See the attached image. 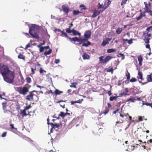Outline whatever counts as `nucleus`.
Returning <instances> with one entry per match:
<instances>
[{
	"label": "nucleus",
	"mask_w": 152,
	"mask_h": 152,
	"mask_svg": "<svg viewBox=\"0 0 152 152\" xmlns=\"http://www.w3.org/2000/svg\"><path fill=\"white\" fill-rule=\"evenodd\" d=\"M138 119L139 121H141L143 120L142 118V116H139L138 117Z\"/></svg>",
	"instance_id": "54"
},
{
	"label": "nucleus",
	"mask_w": 152,
	"mask_h": 152,
	"mask_svg": "<svg viewBox=\"0 0 152 152\" xmlns=\"http://www.w3.org/2000/svg\"><path fill=\"white\" fill-rule=\"evenodd\" d=\"M52 50L51 49H49V50L48 51H45L44 53V55L45 56H46L50 54L51 53Z\"/></svg>",
	"instance_id": "24"
},
{
	"label": "nucleus",
	"mask_w": 152,
	"mask_h": 152,
	"mask_svg": "<svg viewBox=\"0 0 152 152\" xmlns=\"http://www.w3.org/2000/svg\"><path fill=\"white\" fill-rule=\"evenodd\" d=\"M111 39V38H106L104 39L101 44V46L103 47L105 46L106 45L109 44V42L110 41Z\"/></svg>",
	"instance_id": "11"
},
{
	"label": "nucleus",
	"mask_w": 152,
	"mask_h": 152,
	"mask_svg": "<svg viewBox=\"0 0 152 152\" xmlns=\"http://www.w3.org/2000/svg\"><path fill=\"white\" fill-rule=\"evenodd\" d=\"M62 34V35H61V36L62 37H66L67 38H68L69 37L68 36L67 34L65 32H64V31H61V32Z\"/></svg>",
	"instance_id": "29"
},
{
	"label": "nucleus",
	"mask_w": 152,
	"mask_h": 152,
	"mask_svg": "<svg viewBox=\"0 0 152 152\" xmlns=\"http://www.w3.org/2000/svg\"><path fill=\"white\" fill-rule=\"evenodd\" d=\"M150 143H152V139H150L149 140L147 141V143L145 144L146 145L148 146Z\"/></svg>",
	"instance_id": "34"
},
{
	"label": "nucleus",
	"mask_w": 152,
	"mask_h": 152,
	"mask_svg": "<svg viewBox=\"0 0 152 152\" xmlns=\"http://www.w3.org/2000/svg\"><path fill=\"white\" fill-rule=\"evenodd\" d=\"M39 72L40 73H42L43 72H45L46 71L43 70L42 68H40L39 69Z\"/></svg>",
	"instance_id": "44"
},
{
	"label": "nucleus",
	"mask_w": 152,
	"mask_h": 152,
	"mask_svg": "<svg viewBox=\"0 0 152 152\" xmlns=\"http://www.w3.org/2000/svg\"><path fill=\"white\" fill-rule=\"evenodd\" d=\"M145 104L148 106H149L151 107V105H152V103H145Z\"/></svg>",
	"instance_id": "57"
},
{
	"label": "nucleus",
	"mask_w": 152,
	"mask_h": 152,
	"mask_svg": "<svg viewBox=\"0 0 152 152\" xmlns=\"http://www.w3.org/2000/svg\"><path fill=\"white\" fill-rule=\"evenodd\" d=\"M34 92L37 93V91L35 90H33L32 91L30 92V95H28L26 96V99L28 100V101H32L34 100L33 97L35 96L37 99V100L38 99V96L34 94Z\"/></svg>",
	"instance_id": "7"
},
{
	"label": "nucleus",
	"mask_w": 152,
	"mask_h": 152,
	"mask_svg": "<svg viewBox=\"0 0 152 152\" xmlns=\"http://www.w3.org/2000/svg\"><path fill=\"white\" fill-rule=\"evenodd\" d=\"M126 76L127 77V80H129L130 78V73L128 72L127 70L126 72Z\"/></svg>",
	"instance_id": "26"
},
{
	"label": "nucleus",
	"mask_w": 152,
	"mask_h": 152,
	"mask_svg": "<svg viewBox=\"0 0 152 152\" xmlns=\"http://www.w3.org/2000/svg\"><path fill=\"white\" fill-rule=\"evenodd\" d=\"M149 39H144V41L146 44H148L149 43Z\"/></svg>",
	"instance_id": "50"
},
{
	"label": "nucleus",
	"mask_w": 152,
	"mask_h": 152,
	"mask_svg": "<svg viewBox=\"0 0 152 152\" xmlns=\"http://www.w3.org/2000/svg\"><path fill=\"white\" fill-rule=\"evenodd\" d=\"M70 86L71 87H73L74 88H76V84L74 83H72V85H70Z\"/></svg>",
	"instance_id": "49"
},
{
	"label": "nucleus",
	"mask_w": 152,
	"mask_h": 152,
	"mask_svg": "<svg viewBox=\"0 0 152 152\" xmlns=\"http://www.w3.org/2000/svg\"><path fill=\"white\" fill-rule=\"evenodd\" d=\"M143 35H146V36H148V37H150L151 36V34H146V33H144L143 34Z\"/></svg>",
	"instance_id": "53"
},
{
	"label": "nucleus",
	"mask_w": 152,
	"mask_h": 152,
	"mask_svg": "<svg viewBox=\"0 0 152 152\" xmlns=\"http://www.w3.org/2000/svg\"><path fill=\"white\" fill-rule=\"evenodd\" d=\"M83 101V99H79L78 100L76 101L77 103H82V101Z\"/></svg>",
	"instance_id": "51"
},
{
	"label": "nucleus",
	"mask_w": 152,
	"mask_h": 152,
	"mask_svg": "<svg viewBox=\"0 0 152 152\" xmlns=\"http://www.w3.org/2000/svg\"><path fill=\"white\" fill-rule=\"evenodd\" d=\"M60 62V60L59 59H55V63L56 64H58Z\"/></svg>",
	"instance_id": "52"
},
{
	"label": "nucleus",
	"mask_w": 152,
	"mask_h": 152,
	"mask_svg": "<svg viewBox=\"0 0 152 152\" xmlns=\"http://www.w3.org/2000/svg\"><path fill=\"white\" fill-rule=\"evenodd\" d=\"M146 48H147L149 49L150 50V51L151 50V48H150V46L149 44H147L146 45Z\"/></svg>",
	"instance_id": "55"
},
{
	"label": "nucleus",
	"mask_w": 152,
	"mask_h": 152,
	"mask_svg": "<svg viewBox=\"0 0 152 152\" xmlns=\"http://www.w3.org/2000/svg\"><path fill=\"white\" fill-rule=\"evenodd\" d=\"M102 5L100 4V3H99L98 4V9L101 8H102L103 7Z\"/></svg>",
	"instance_id": "47"
},
{
	"label": "nucleus",
	"mask_w": 152,
	"mask_h": 152,
	"mask_svg": "<svg viewBox=\"0 0 152 152\" xmlns=\"http://www.w3.org/2000/svg\"><path fill=\"white\" fill-rule=\"evenodd\" d=\"M100 11L95 10L94 11V13L91 15V17L94 18L98 15L100 14Z\"/></svg>",
	"instance_id": "14"
},
{
	"label": "nucleus",
	"mask_w": 152,
	"mask_h": 152,
	"mask_svg": "<svg viewBox=\"0 0 152 152\" xmlns=\"http://www.w3.org/2000/svg\"><path fill=\"white\" fill-rule=\"evenodd\" d=\"M152 73H151L150 75H148L147 76V79L148 82H152Z\"/></svg>",
	"instance_id": "18"
},
{
	"label": "nucleus",
	"mask_w": 152,
	"mask_h": 152,
	"mask_svg": "<svg viewBox=\"0 0 152 152\" xmlns=\"http://www.w3.org/2000/svg\"><path fill=\"white\" fill-rule=\"evenodd\" d=\"M31 71H32V74H34L35 73V72L34 71V70H36V68H35V69H34L33 68H31Z\"/></svg>",
	"instance_id": "61"
},
{
	"label": "nucleus",
	"mask_w": 152,
	"mask_h": 152,
	"mask_svg": "<svg viewBox=\"0 0 152 152\" xmlns=\"http://www.w3.org/2000/svg\"><path fill=\"white\" fill-rule=\"evenodd\" d=\"M63 92V91H60L57 89H56L54 91L55 94L56 96L60 95Z\"/></svg>",
	"instance_id": "21"
},
{
	"label": "nucleus",
	"mask_w": 152,
	"mask_h": 152,
	"mask_svg": "<svg viewBox=\"0 0 152 152\" xmlns=\"http://www.w3.org/2000/svg\"><path fill=\"white\" fill-rule=\"evenodd\" d=\"M45 41H43V42L42 43H41L39 45H38L37 47L38 48H39L40 47V46H41L43 45H45Z\"/></svg>",
	"instance_id": "38"
},
{
	"label": "nucleus",
	"mask_w": 152,
	"mask_h": 152,
	"mask_svg": "<svg viewBox=\"0 0 152 152\" xmlns=\"http://www.w3.org/2000/svg\"><path fill=\"white\" fill-rule=\"evenodd\" d=\"M10 126L11 129H16V128H15L14 127V125L13 124H11L10 125Z\"/></svg>",
	"instance_id": "46"
},
{
	"label": "nucleus",
	"mask_w": 152,
	"mask_h": 152,
	"mask_svg": "<svg viewBox=\"0 0 152 152\" xmlns=\"http://www.w3.org/2000/svg\"><path fill=\"white\" fill-rule=\"evenodd\" d=\"M127 1V0H122L121 3V5H122L124 4H125Z\"/></svg>",
	"instance_id": "45"
},
{
	"label": "nucleus",
	"mask_w": 152,
	"mask_h": 152,
	"mask_svg": "<svg viewBox=\"0 0 152 152\" xmlns=\"http://www.w3.org/2000/svg\"><path fill=\"white\" fill-rule=\"evenodd\" d=\"M39 28L37 25L32 24L29 27V34L33 38L36 39H39L40 37L39 36Z\"/></svg>",
	"instance_id": "2"
},
{
	"label": "nucleus",
	"mask_w": 152,
	"mask_h": 152,
	"mask_svg": "<svg viewBox=\"0 0 152 152\" xmlns=\"http://www.w3.org/2000/svg\"><path fill=\"white\" fill-rule=\"evenodd\" d=\"M26 86H27L28 87L26 86L23 87H20L18 88V91L20 94L25 95L28 92L29 88L31 86L28 84L26 85Z\"/></svg>",
	"instance_id": "5"
},
{
	"label": "nucleus",
	"mask_w": 152,
	"mask_h": 152,
	"mask_svg": "<svg viewBox=\"0 0 152 152\" xmlns=\"http://www.w3.org/2000/svg\"><path fill=\"white\" fill-rule=\"evenodd\" d=\"M144 8V9L145 10V11L146 12H148L149 10V7H148V6H146Z\"/></svg>",
	"instance_id": "40"
},
{
	"label": "nucleus",
	"mask_w": 152,
	"mask_h": 152,
	"mask_svg": "<svg viewBox=\"0 0 152 152\" xmlns=\"http://www.w3.org/2000/svg\"><path fill=\"white\" fill-rule=\"evenodd\" d=\"M142 18V13H141V14H140V15H139V16H138V17H137L136 18V19H137V21H138V20H140V19H141Z\"/></svg>",
	"instance_id": "35"
},
{
	"label": "nucleus",
	"mask_w": 152,
	"mask_h": 152,
	"mask_svg": "<svg viewBox=\"0 0 152 152\" xmlns=\"http://www.w3.org/2000/svg\"><path fill=\"white\" fill-rule=\"evenodd\" d=\"M65 116L66 114L65 113L62 111H61L60 112L58 117L57 118L54 115L53 116V117L54 118H56L58 119H59L60 118V116H61L62 117H64Z\"/></svg>",
	"instance_id": "16"
},
{
	"label": "nucleus",
	"mask_w": 152,
	"mask_h": 152,
	"mask_svg": "<svg viewBox=\"0 0 152 152\" xmlns=\"http://www.w3.org/2000/svg\"><path fill=\"white\" fill-rule=\"evenodd\" d=\"M135 99H136V100H137V101H142V99L140 98V97H135Z\"/></svg>",
	"instance_id": "64"
},
{
	"label": "nucleus",
	"mask_w": 152,
	"mask_h": 152,
	"mask_svg": "<svg viewBox=\"0 0 152 152\" xmlns=\"http://www.w3.org/2000/svg\"><path fill=\"white\" fill-rule=\"evenodd\" d=\"M143 36L145 38V39H150V38H149V37H148V36H146V35H143Z\"/></svg>",
	"instance_id": "59"
},
{
	"label": "nucleus",
	"mask_w": 152,
	"mask_h": 152,
	"mask_svg": "<svg viewBox=\"0 0 152 152\" xmlns=\"http://www.w3.org/2000/svg\"><path fill=\"white\" fill-rule=\"evenodd\" d=\"M82 56L84 60L88 59L89 58V55L86 53H84Z\"/></svg>",
	"instance_id": "22"
},
{
	"label": "nucleus",
	"mask_w": 152,
	"mask_h": 152,
	"mask_svg": "<svg viewBox=\"0 0 152 152\" xmlns=\"http://www.w3.org/2000/svg\"><path fill=\"white\" fill-rule=\"evenodd\" d=\"M71 28V26H69V28H66L65 29V31H66V33H72V29L71 30H70V28Z\"/></svg>",
	"instance_id": "30"
},
{
	"label": "nucleus",
	"mask_w": 152,
	"mask_h": 152,
	"mask_svg": "<svg viewBox=\"0 0 152 152\" xmlns=\"http://www.w3.org/2000/svg\"><path fill=\"white\" fill-rule=\"evenodd\" d=\"M128 40H128V39H122V41L123 42H124L123 43H124V44H125V43H126L125 42L126 41L128 42Z\"/></svg>",
	"instance_id": "63"
},
{
	"label": "nucleus",
	"mask_w": 152,
	"mask_h": 152,
	"mask_svg": "<svg viewBox=\"0 0 152 152\" xmlns=\"http://www.w3.org/2000/svg\"><path fill=\"white\" fill-rule=\"evenodd\" d=\"M120 109L119 108L117 109L116 110L113 111V114H116L117 113H119V115L117 114V121L115 122V125L118 124L122 123L124 122V115L121 113L119 111Z\"/></svg>",
	"instance_id": "4"
},
{
	"label": "nucleus",
	"mask_w": 152,
	"mask_h": 152,
	"mask_svg": "<svg viewBox=\"0 0 152 152\" xmlns=\"http://www.w3.org/2000/svg\"><path fill=\"white\" fill-rule=\"evenodd\" d=\"M81 12H80L78 10H74L73 11V13H72V14L74 15H76L80 13H81Z\"/></svg>",
	"instance_id": "28"
},
{
	"label": "nucleus",
	"mask_w": 152,
	"mask_h": 152,
	"mask_svg": "<svg viewBox=\"0 0 152 152\" xmlns=\"http://www.w3.org/2000/svg\"><path fill=\"white\" fill-rule=\"evenodd\" d=\"M104 57V56H101L99 58V61H100V63L101 64H106L107 63L108 61H110V59L113 58L112 56H106L105 58L104 59H103Z\"/></svg>",
	"instance_id": "6"
},
{
	"label": "nucleus",
	"mask_w": 152,
	"mask_h": 152,
	"mask_svg": "<svg viewBox=\"0 0 152 152\" xmlns=\"http://www.w3.org/2000/svg\"><path fill=\"white\" fill-rule=\"evenodd\" d=\"M6 134H7V132H3V134H2L1 136L2 137H6Z\"/></svg>",
	"instance_id": "48"
},
{
	"label": "nucleus",
	"mask_w": 152,
	"mask_h": 152,
	"mask_svg": "<svg viewBox=\"0 0 152 152\" xmlns=\"http://www.w3.org/2000/svg\"><path fill=\"white\" fill-rule=\"evenodd\" d=\"M147 12L148 13L149 15L152 17V11L151 10H149V11Z\"/></svg>",
	"instance_id": "58"
},
{
	"label": "nucleus",
	"mask_w": 152,
	"mask_h": 152,
	"mask_svg": "<svg viewBox=\"0 0 152 152\" xmlns=\"http://www.w3.org/2000/svg\"><path fill=\"white\" fill-rule=\"evenodd\" d=\"M72 33L74 35H78L79 36H80L81 35L80 33H79L77 30H75L74 28L72 29Z\"/></svg>",
	"instance_id": "17"
},
{
	"label": "nucleus",
	"mask_w": 152,
	"mask_h": 152,
	"mask_svg": "<svg viewBox=\"0 0 152 152\" xmlns=\"http://www.w3.org/2000/svg\"><path fill=\"white\" fill-rule=\"evenodd\" d=\"M134 39H132V38L130 39L129 40H128V42H127L129 44H132L133 42L132 41Z\"/></svg>",
	"instance_id": "42"
},
{
	"label": "nucleus",
	"mask_w": 152,
	"mask_h": 152,
	"mask_svg": "<svg viewBox=\"0 0 152 152\" xmlns=\"http://www.w3.org/2000/svg\"><path fill=\"white\" fill-rule=\"evenodd\" d=\"M118 96H110V100L113 101L114 100H116Z\"/></svg>",
	"instance_id": "31"
},
{
	"label": "nucleus",
	"mask_w": 152,
	"mask_h": 152,
	"mask_svg": "<svg viewBox=\"0 0 152 152\" xmlns=\"http://www.w3.org/2000/svg\"><path fill=\"white\" fill-rule=\"evenodd\" d=\"M26 110L25 109L23 110H21V113L22 114V117H23L27 115V114L26 113Z\"/></svg>",
	"instance_id": "23"
},
{
	"label": "nucleus",
	"mask_w": 152,
	"mask_h": 152,
	"mask_svg": "<svg viewBox=\"0 0 152 152\" xmlns=\"http://www.w3.org/2000/svg\"><path fill=\"white\" fill-rule=\"evenodd\" d=\"M135 100H136L135 98L131 96L129 99L126 100V102H128L130 101L131 102H134Z\"/></svg>",
	"instance_id": "20"
},
{
	"label": "nucleus",
	"mask_w": 152,
	"mask_h": 152,
	"mask_svg": "<svg viewBox=\"0 0 152 152\" xmlns=\"http://www.w3.org/2000/svg\"><path fill=\"white\" fill-rule=\"evenodd\" d=\"M0 72L6 82L11 83L14 78V72L9 70L8 67L3 64H0Z\"/></svg>",
	"instance_id": "1"
},
{
	"label": "nucleus",
	"mask_w": 152,
	"mask_h": 152,
	"mask_svg": "<svg viewBox=\"0 0 152 152\" xmlns=\"http://www.w3.org/2000/svg\"><path fill=\"white\" fill-rule=\"evenodd\" d=\"M107 72H111L112 74L113 73V68H111L110 69H107Z\"/></svg>",
	"instance_id": "37"
},
{
	"label": "nucleus",
	"mask_w": 152,
	"mask_h": 152,
	"mask_svg": "<svg viewBox=\"0 0 152 152\" xmlns=\"http://www.w3.org/2000/svg\"><path fill=\"white\" fill-rule=\"evenodd\" d=\"M63 11L66 14V16H68V14L69 11V9L68 6H66L65 5H62L61 7Z\"/></svg>",
	"instance_id": "10"
},
{
	"label": "nucleus",
	"mask_w": 152,
	"mask_h": 152,
	"mask_svg": "<svg viewBox=\"0 0 152 152\" xmlns=\"http://www.w3.org/2000/svg\"><path fill=\"white\" fill-rule=\"evenodd\" d=\"M138 61H139V65L140 66L142 65V56L141 55H140L137 56Z\"/></svg>",
	"instance_id": "15"
},
{
	"label": "nucleus",
	"mask_w": 152,
	"mask_h": 152,
	"mask_svg": "<svg viewBox=\"0 0 152 152\" xmlns=\"http://www.w3.org/2000/svg\"><path fill=\"white\" fill-rule=\"evenodd\" d=\"M137 81V80L134 77H132L131 79L130 80V82H135Z\"/></svg>",
	"instance_id": "36"
},
{
	"label": "nucleus",
	"mask_w": 152,
	"mask_h": 152,
	"mask_svg": "<svg viewBox=\"0 0 152 152\" xmlns=\"http://www.w3.org/2000/svg\"><path fill=\"white\" fill-rule=\"evenodd\" d=\"M61 124L60 123V124H53V123H51L50 124V125L52 126V128L50 129V132H52L53 129H55L56 130H57V129H58L59 127V126Z\"/></svg>",
	"instance_id": "9"
},
{
	"label": "nucleus",
	"mask_w": 152,
	"mask_h": 152,
	"mask_svg": "<svg viewBox=\"0 0 152 152\" xmlns=\"http://www.w3.org/2000/svg\"><path fill=\"white\" fill-rule=\"evenodd\" d=\"M2 105H3V109L4 110V113H6L7 112V111H8L11 113V114H12V112L11 111H10L9 110H6V107L7 106V102L2 103Z\"/></svg>",
	"instance_id": "13"
},
{
	"label": "nucleus",
	"mask_w": 152,
	"mask_h": 152,
	"mask_svg": "<svg viewBox=\"0 0 152 152\" xmlns=\"http://www.w3.org/2000/svg\"><path fill=\"white\" fill-rule=\"evenodd\" d=\"M119 55L122 56V59L123 60L124 58V54H123L122 53H120L119 54Z\"/></svg>",
	"instance_id": "60"
},
{
	"label": "nucleus",
	"mask_w": 152,
	"mask_h": 152,
	"mask_svg": "<svg viewBox=\"0 0 152 152\" xmlns=\"http://www.w3.org/2000/svg\"><path fill=\"white\" fill-rule=\"evenodd\" d=\"M30 47V46L29 44H27L26 45V47L25 48V50H26L27 49V48H29Z\"/></svg>",
	"instance_id": "62"
},
{
	"label": "nucleus",
	"mask_w": 152,
	"mask_h": 152,
	"mask_svg": "<svg viewBox=\"0 0 152 152\" xmlns=\"http://www.w3.org/2000/svg\"><path fill=\"white\" fill-rule=\"evenodd\" d=\"M18 58L19 59H22L24 61L25 60V56L21 53L19 54V55L18 56Z\"/></svg>",
	"instance_id": "19"
},
{
	"label": "nucleus",
	"mask_w": 152,
	"mask_h": 152,
	"mask_svg": "<svg viewBox=\"0 0 152 152\" xmlns=\"http://www.w3.org/2000/svg\"><path fill=\"white\" fill-rule=\"evenodd\" d=\"M26 82L28 83H30L31 82V78L29 77H26Z\"/></svg>",
	"instance_id": "33"
},
{
	"label": "nucleus",
	"mask_w": 152,
	"mask_h": 152,
	"mask_svg": "<svg viewBox=\"0 0 152 152\" xmlns=\"http://www.w3.org/2000/svg\"><path fill=\"white\" fill-rule=\"evenodd\" d=\"M122 31V29L120 28H118L116 30V33L118 34H120Z\"/></svg>",
	"instance_id": "32"
},
{
	"label": "nucleus",
	"mask_w": 152,
	"mask_h": 152,
	"mask_svg": "<svg viewBox=\"0 0 152 152\" xmlns=\"http://www.w3.org/2000/svg\"><path fill=\"white\" fill-rule=\"evenodd\" d=\"M115 52V50L114 49L111 48L107 50V53H110L113 52Z\"/></svg>",
	"instance_id": "25"
},
{
	"label": "nucleus",
	"mask_w": 152,
	"mask_h": 152,
	"mask_svg": "<svg viewBox=\"0 0 152 152\" xmlns=\"http://www.w3.org/2000/svg\"><path fill=\"white\" fill-rule=\"evenodd\" d=\"M31 107V105H30L28 106H26L24 110H28Z\"/></svg>",
	"instance_id": "56"
},
{
	"label": "nucleus",
	"mask_w": 152,
	"mask_h": 152,
	"mask_svg": "<svg viewBox=\"0 0 152 152\" xmlns=\"http://www.w3.org/2000/svg\"><path fill=\"white\" fill-rule=\"evenodd\" d=\"M137 77L138 78H139L140 79L142 80V73L140 72H139L138 73V77Z\"/></svg>",
	"instance_id": "27"
},
{
	"label": "nucleus",
	"mask_w": 152,
	"mask_h": 152,
	"mask_svg": "<svg viewBox=\"0 0 152 152\" xmlns=\"http://www.w3.org/2000/svg\"><path fill=\"white\" fill-rule=\"evenodd\" d=\"M79 7L82 8L81 9H83V10L86 9V8L85 7V6L83 5H80Z\"/></svg>",
	"instance_id": "43"
},
{
	"label": "nucleus",
	"mask_w": 152,
	"mask_h": 152,
	"mask_svg": "<svg viewBox=\"0 0 152 152\" xmlns=\"http://www.w3.org/2000/svg\"><path fill=\"white\" fill-rule=\"evenodd\" d=\"M68 38L69 39L71 42L74 41V42H79V45H81L82 44H83V43H85V42H84V41H83L84 40V39H79L78 37H77L73 38H71L69 37Z\"/></svg>",
	"instance_id": "8"
},
{
	"label": "nucleus",
	"mask_w": 152,
	"mask_h": 152,
	"mask_svg": "<svg viewBox=\"0 0 152 152\" xmlns=\"http://www.w3.org/2000/svg\"><path fill=\"white\" fill-rule=\"evenodd\" d=\"M38 48H40L39 50V52L40 53L43 52L44 50L45 49L42 47L40 46V47Z\"/></svg>",
	"instance_id": "41"
},
{
	"label": "nucleus",
	"mask_w": 152,
	"mask_h": 152,
	"mask_svg": "<svg viewBox=\"0 0 152 152\" xmlns=\"http://www.w3.org/2000/svg\"><path fill=\"white\" fill-rule=\"evenodd\" d=\"M91 30H86L85 31L84 34V38L82 39L84 40L83 41L85 43H83L82 45V46L87 47L89 45H91V42L88 41V39L91 38Z\"/></svg>",
	"instance_id": "3"
},
{
	"label": "nucleus",
	"mask_w": 152,
	"mask_h": 152,
	"mask_svg": "<svg viewBox=\"0 0 152 152\" xmlns=\"http://www.w3.org/2000/svg\"><path fill=\"white\" fill-rule=\"evenodd\" d=\"M109 111V109H107L105 110L104 111L103 113H102V114H104V115H105L108 113V112Z\"/></svg>",
	"instance_id": "39"
},
{
	"label": "nucleus",
	"mask_w": 152,
	"mask_h": 152,
	"mask_svg": "<svg viewBox=\"0 0 152 152\" xmlns=\"http://www.w3.org/2000/svg\"><path fill=\"white\" fill-rule=\"evenodd\" d=\"M111 1L108 0L107 2L106 3H104V6H103L102 7V11H103L105 9H107V8H108V7L110 6L111 3Z\"/></svg>",
	"instance_id": "12"
}]
</instances>
